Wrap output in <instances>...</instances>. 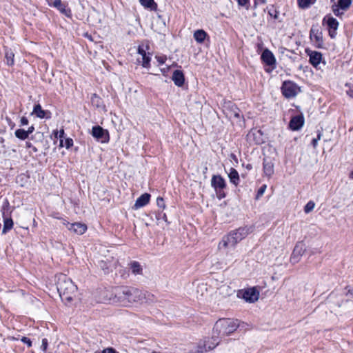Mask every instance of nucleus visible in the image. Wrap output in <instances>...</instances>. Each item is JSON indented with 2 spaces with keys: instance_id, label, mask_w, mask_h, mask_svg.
Returning <instances> with one entry per match:
<instances>
[{
  "instance_id": "nucleus-39",
  "label": "nucleus",
  "mask_w": 353,
  "mask_h": 353,
  "mask_svg": "<svg viewBox=\"0 0 353 353\" xmlns=\"http://www.w3.org/2000/svg\"><path fill=\"white\" fill-rule=\"evenodd\" d=\"M321 136H322L321 132H319V133L317 134V137L312 139V144L314 148H316V146L318 145V141L321 139Z\"/></svg>"
},
{
  "instance_id": "nucleus-52",
  "label": "nucleus",
  "mask_w": 353,
  "mask_h": 353,
  "mask_svg": "<svg viewBox=\"0 0 353 353\" xmlns=\"http://www.w3.org/2000/svg\"><path fill=\"white\" fill-rule=\"evenodd\" d=\"M151 353H160V352H156V351H153V352H152Z\"/></svg>"
},
{
  "instance_id": "nucleus-13",
  "label": "nucleus",
  "mask_w": 353,
  "mask_h": 353,
  "mask_svg": "<svg viewBox=\"0 0 353 353\" xmlns=\"http://www.w3.org/2000/svg\"><path fill=\"white\" fill-rule=\"evenodd\" d=\"M48 4L50 6L56 8L61 13L64 14L67 17H71V10L66 8V6L62 3L61 0H48Z\"/></svg>"
},
{
  "instance_id": "nucleus-25",
  "label": "nucleus",
  "mask_w": 353,
  "mask_h": 353,
  "mask_svg": "<svg viewBox=\"0 0 353 353\" xmlns=\"http://www.w3.org/2000/svg\"><path fill=\"white\" fill-rule=\"evenodd\" d=\"M228 177L230 182L234 185H237L239 183V175L238 172L234 168H231L230 169Z\"/></svg>"
},
{
  "instance_id": "nucleus-46",
  "label": "nucleus",
  "mask_w": 353,
  "mask_h": 353,
  "mask_svg": "<svg viewBox=\"0 0 353 353\" xmlns=\"http://www.w3.org/2000/svg\"><path fill=\"white\" fill-rule=\"evenodd\" d=\"M63 134H64V130H63V129H62V130H60V131H59V132H58V131H57V132H55V136H56L57 137H59V138H62V137H63Z\"/></svg>"
},
{
  "instance_id": "nucleus-19",
  "label": "nucleus",
  "mask_w": 353,
  "mask_h": 353,
  "mask_svg": "<svg viewBox=\"0 0 353 353\" xmlns=\"http://www.w3.org/2000/svg\"><path fill=\"white\" fill-rule=\"evenodd\" d=\"M261 59L268 65H272L275 63V59L273 54L268 49L263 52L261 54Z\"/></svg>"
},
{
  "instance_id": "nucleus-7",
  "label": "nucleus",
  "mask_w": 353,
  "mask_h": 353,
  "mask_svg": "<svg viewBox=\"0 0 353 353\" xmlns=\"http://www.w3.org/2000/svg\"><path fill=\"white\" fill-rule=\"evenodd\" d=\"M281 90L283 94L286 98H292L297 95V94L300 92V88L294 82L286 81L283 82L281 87Z\"/></svg>"
},
{
  "instance_id": "nucleus-11",
  "label": "nucleus",
  "mask_w": 353,
  "mask_h": 353,
  "mask_svg": "<svg viewBox=\"0 0 353 353\" xmlns=\"http://www.w3.org/2000/svg\"><path fill=\"white\" fill-rule=\"evenodd\" d=\"M212 186L215 189L219 194V198H223L225 194L222 193V190L225 188V181L223 177L219 175L213 176L211 180Z\"/></svg>"
},
{
  "instance_id": "nucleus-2",
  "label": "nucleus",
  "mask_w": 353,
  "mask_h": 353,
  "mask_svg": "<svg viewBox=\"0 0 353 353\" xmlns=\"http://www.w3.org/2000/svg\"><path fill=\"white\" fill-rule=\"evenodd\" d=\"M57 288L61 300L66 303L71 302L76 296L77 288L65 274L57 276Z\"/></svg>"
},
{
  "instance_id": "nucleus-18",
  "label": "nucleus",
  "mask_w": 353,
  "mask_h": 353,
  "mask_svg": "<svg viewBox=\"0 0 353 353\" xmlns=\"http://www.w3.org/2000/svg\"><path fill=\"white\" fill-rule=\"evenodd\" d=\"M150 199V194L148 193L143 194L137 200L134 205V209L141 208L147 205Z\"/></svg>"
},
{
  "instance_id": "nucleus-31",
  "label": "nucleus",
  "mask_w": 353,
  "mask_h": 353,
  "mask_svg": "<svg viewBox=\"0 0 353 353\" xmlns=\"http://www.w3.org/2000/svg\"><path fill=\"white\" fill-rule=\"evenodd\" d=\"M131 270L133 274H138L141 272L142 268L138 262H133L131 264Z\"/></svg>"
},
{
  "instance_id": "nucleus-42",
  "label": "nucleus",
  "mask_w": 353,
  "mask_h": 353,
  "mask_svg": "<svg viewBox=\"0 0 353 353\" xmlns=\"http://www.w3.org/2000/svg\"><path fill=\"white\" fill-rule=\"evenodd\" d=\"M21 341L23 343H24L27 344L28 347H31V345H32V341H30V339H28V338H27V337H25V336H24V337H23V338L21 339Z\"/></svg>"
},
{
  "instance_id": "nucleus-37",
  "label": "nucleus",
  "mask_w": 353,
  "mask_h": 353,
  "mask_svg": "<svg viewBox=\"0 0 353 353\" xmlns=\"http://www.w3.org/2000/svg\"><path fill=\"white\" fill-rule=\"evenodd\" d=\"M266 185H263L257 191V194H256V199H259L260 197H261L265 190H266Z\"/></svg>"
},
{
  "instance_id": "nucleus-9",
  "label": "nucleus",
  "mask_w": 353,
  "mask_h": 353,
  "mask_svg": "<svg viewBox=\"0 0 353 353\" xmlns=\"http://www.w3.org/2000/svg\"><path fill=\"white\" fill-rule=\"evenodd\" d=\"M147 46H139L137 49V53L139 57H137V61L141 63L142 66L144 68H149L150 62V55L149 52H146L148 50Z\"/></svg>"
},
{
  "instance_id": "nucleus-29",
  "label": "nucleus",
  "mask_w": 353,
  "mask_h": 353,
  "mask_svg": "<svg viewBox=\"0 0 353 353\" xmlns=\"http://www.w3.org/2000/svg\"><path fill=\"white\" fill-rule=\"evenodd\" d=\"M5 57L6 59V63L8 65H12L14 63V53L10 50H6L5 52Z\"/></svg>"
},
{
  "instance_id": "nucleus-14",
  "label": "nucleus",
  "mask_w": 353,
  "mask_h": 353,
  "mask_svg": "<svg viewBox=\"0 0 353 353\" xmlns=\"http://www.w3.org/2000/svg\"><path fill=\"white\" fill-rule=\"evenodd\" d=\"M67 228L74 234L81 235L84 234L87 230V225L84 223L77 222L74 223H64Z\"/></svg>"
},
{
  "instance_id": "nucleus-51",
  "label": "nucleus",
  "mask_w": 353,
  "mask_h": 353,
  "mask_svg": "<svg viewBox=\"0 0 353 353\" xmlns=\"http://www.w3.org/2000/svg\"><path fill=\"white\" fill-rule=\"evenodd\" d=\"M263 3H265V0H260Z\"/></svg>"
},
{
  "instance_id": "nucleus-1",
  "label": "nucleus",
  "mask_w": 353,
  "mask_h": 353,
  "mask_svg": "<svg viewBox=\"0 0 353 353\" xmlns=\"http://www.w3.org/2000/svg\"><path fill=\"white\" fill-rule=\"evenodd\" d=\"M239 327L238 320L222 319L217 321L212 331V341H205L203 347H200L199 352H206L214 349L219 343V338L226 336L233 333Z\"/></svg>"
},
{
  "instance_id": "nucleus-45",
  "label": "nucleus",
  "mask_w": 353,
  "mask_h": 353,
  "mask_svg": "<svg viewBox=\"0 0 353 353\" xmlns=\"http://www.w3.org/2000/svg\"><path fill=\"white\" fill-rule=\"evenodd\" d=\"M21 125H26L28 124V119L25 117H22L20 120Z\"/></svg>"
},
{
  "instance_id": "nucleus-17",
  "label": "nucleus",
  "mask_w": 353,
  "mask_h": 353,
  "mask_svg": "<svg viewBox=\"0 0 353 353\" xmlns=\"http://www.w3.org/2000/svg\"><path fill=\"white\" fill-rule=\"evenodd\" d=\"M303 117L301 115H297L292 118L290 121L289 126L292 130H298L303 125Z\"/></svg>"
},
{
  "instance_id": "nucleus-3",
  "label": "nucleus",
  "mask_w": 353,
  "mask_h": 353,
  "mask_svg": "<svg viewBox=\"0 0 353 353\" xmlns=\"http://www.w3.org/2000/svg\"><path fill=\"white\" fill-rule=\"evenodd\" d=\"M252 229L250 227H243L231 232L228 235L224 236L219 243V248H234L241 240L245 239L250 232Z\"/></svg>"
},
{
  "instance_id": "nucleus-28",
  "label": "nucleus",
  "mask_w": 353,
  "mask_h": 353,
  "mask_svg": "<svg viewBox=\"0 0 353 353\" xmlns=\"http://www.w3.org/2000/svg\"><path fill=\"white\" fill-rule=\"evenodd\" d=\"M140 3L146 8H150L151 10H155L157 4L154 0H139Z\"/></svg>"
},
{
  "instance_id": "nucleus-16",
  "label": "nucleus",
  "mask_w": 353,
  "mask_h": 353,
  "mask_svg": "<svg viewBox=\"0 0 353 353\" xmlns=\"http://www.w3.org/2000/svg\"><path fill=\"white\" fill-rule=\"evenodd\" d=\"M224 112L227 117L229 119L239 118L240 117V111L238 108L235 105L230 103H229L225 107Z\"/></svg>"
},
{
  "instance_id": "nucleus-21",
  "label": "nucleus",
  "mask_w": 353,
  "mask_h": 353,
  "mask_svg": "<svg viewBox=\"0 0 353 353\" xmlns=\"http://www.w3.org/2000/svg\"><path fill=\"white\" fill-rule=\"evenodd\" d=\"M32 114H35L38 118L43 119L45 117H50L48 114H50V112L43 110L41 105L38 103L34 105Z\"/></svg>"
},
{
  "instance_id": "nucleus-38",
  "label": "nucleus",
  "mask_w": 353,
  "mask_h": 353,
  "mask_svg": "<svg viewBox=\"0 0 353 353\" xmlns=\"http://www.w3.org/2000/svg\"><path fill=\"white\" fill-rule=\"evenodd\" d=\"M155 59L157 60L158 63L160 65L163 64L167 60V57L165 55H157Z\"/></svg>"
},
{
  "instance_id": "nucleus-22",
  "label": "nucleus",
  "mask_w": 353,
  "mask_h": 353,
  "mask_svg": "<svg viewBox=\"0 0 353 353\" xmlns=\"http://www.w3.org/2000/svg\"><path fill=\"white\" fill-rule=\"evenodd\" d=\"M172 80L178 86H181L184 83V75L180 70H175L172 75Z\"/></svg>"
},
{
  "instance_id": "nucleus-6",
  "label": "nucleus",
  "mask_w": 353,
  "mask_h": 353,
  "mask_svg": "<svg viewBox=\"0 0 353 353\" xmlns=\"http://www.w3.org/2000/svg\"><path fill=\"white\" fill-rule=\"evenodd\" d=\"M260 292L256 287L240 290L237 292L236 296L245 301L253 303L259 299Z\"/></svg>"
},
{
  "instance_id": "nucleus-34",
  "label": "nucleus",
  "mask_w": 353,
  "mask_h": 353,
  "mask_svg": "<svg viewBox=\"0 0 353 353\" xmlns=\"http://www.w3.org/2000/svg\"><path fill=\"white\" fill-rule=\"evenodd\" d=\"M315 207V203L312 201H310L304 207V212L307 214L312 212Z\"/></svg>"
},
{
  "instance_id": "nucleus-43",
  "label": "nucleus",
  "mask_w": 353,
  "mask_h": 353,
  "mask_svg": "<svg viewBox=\"0 0 353 353\" xmlns=\"http://www.w3.org/2000/svg\"><path fill=\"white\" fill-rule=\"evenodd\" d=\"M101 353H117V352L112 347H107L104 349Z\"/></svg>"
},
{
  "instance_id": "nucleus-24",
  "label": "nucleus",
  "mask_w": 353,
  "mask_h": 353,
  "mask_svg": "<svg viewBox=\"0 0 353 353\" xmlns=\"http://www.w3.org/2000/svg\"><path fill=\"white\" fill-rule=\"evenodd\" d=\"M322 58V55L320 52H312L310 54V62L312 65L316 67L321 62Z\"/></svg>"
},
{
  "instance_id": "nucleus-36",
  "label": "nucleus",
  "mask_w": 353,
  "mask_h": 353,
  "mask_svg": "<svg viewBox=\"0 0 353 353\" xmlns=\"http://www.w3.org/2000/svg\"><path fill=\"white\" fill-rule=\"evenodd\" d=\"M226 256L227 259L225 261V264L233 263L234 261L235 256L234 253H227Z\"/></svg>"
},
{
  "instance_id": "nucleus-30",
  "label": "nucleus",
  "mask_w": 353,
  "mask_h": 353,
  "mask_svg": "<svg viewBox=\"0 0 353 353\" xmlns=\"http://www.w3.org/2000/svg\"><path fill=\"white\" fill-rule=\"evenodd\" d=\"M14 134L17 138L21 139V140H25L28 138V134L26 132V130L23 129H18L15 131Z\"/></svg>"
},
{
  "instance_id": "nucleus-10",
  "label": "nucleus",
  "mask_w": 353,
  "mask_h": 353,
  "mask_svg": "<svg viewBox=\"0 0 353 353\" xmlns=\"http://www.w3.org/2000/svg\"><path fill=\"white\" fill-rule=\"evenodd\" d=\"M305 250L306 247L303 241L296 243L290 256L291 263L295 264L299 262Z\"/></svg>"
},
{
  "instance_id": "nucleus-12",
  "label": "nucleus",
  "mask_w": 353,
  "mask_h": 353,
  "mask_svg": "<svg viewBox=\"0 0 353 353\" xmlns=\"http://www.w3.org/2000/svg\"><path fill=\"white\" fill-rule=\"evenodd\" d=\"M92 135L101 143H108L110 139L108 132L99 125L92 128Z\"/></svg>"
},
{
  "instance_id": "nucleus-47",
  "label": "nucleus",
  "mask_w": 353,
  "mask_h": 353,
  "mask_svg": "<svg viewBox=\"0 0 353 353\" xmlns=\"http://www.w3.org/2000/svg\"><path fill=\"white\" fill-rule=\"evenodd\" d=\"M34 130V127L33 125H31L28 128V129L26 130L28 134H32Z\"/></svg>"
},
{
  "instance_id": "nucleus-35",
  "label": "nucleus",
  "mask_w": 353,
  "mask_h": 353,
  "mask_svg": "<svg viewBox=\"0 0 353 353\" xmlns=\"http://www.w3.org/2000/svg\"><path fill=\"white\" fill-rule=\"evenodd\" d=\"M73 145V141L72 139H67L65 141V143H63V140H61L60 145L61 147L65 146L66 148H70Z\"/></svg>"
},
{
  "instance_id": "nucleus-33",
  "label": "nucleus",
  "mask_w": 353,
  "mask_h": 353,
  "mask_svg": "<svg viewBox=\"0 0 353 353\" xmlns=\"http://www.w3.org/2000/svg\"><path fill=\"white\" fill-rule=\"evenodd\" d=\"M298 3L301 8H307L314 3V0H298Z\"/></svg>"
},
{
  "instance_id": "nucleus-27",
  "label": "nucleus",
  "mask_w": 353,
  "mask_h": 353,
  "mask_svg": "<svg viewBox=\"0 0 353 353\" xmlns=\"http://www.w3.org/2000/svg\"><path fill=\"white\" fill-rule=\"evenodd\" d=\"M13 227V221L11 218H6L3 221V228L2 232L6 234L8 230H11Z\"/></svg>"
},
{
  "instance_id": "nucleus-23",
  "label": "nucleus",
  "mask_w": 353,
  "mask_h": 353,
  "mask_svg": "<svg viewBox=\"0 0 353 353\" xmlns=\"http://www.w3.org/2000/svg\"><path fill=\"white\" fill-rule=\"evenodd\" d=\"M193 37L198 43H202L208 37V34L203 30H197L194 31Z\"/></svg>"
},
{
  "instance_id": "nucleus-32",
  "label": "nucleus",
  "mask_w": 353,
  "mask_h": 353,
  "mask_svg": "<svg viewBox=\"0 0 353 353\" xmlns=\"http://www.w3.org/2000/svg\"><path fill=\"white\" fill-rule=\"evenodd\" d=\"M97 15H98V12L94 10L90 14V15L88 16V19L90 21V22H92L93 24H97V23H99L100 21H101V19L99 18H97L96 19H94V18H95V17H97Z\"/></svg>"
},
{
  "instance_id": "nucleus-4",
  "label": "nucleus",
  "mask_w": 353,
  "mask_h": 353,
  "mask_svg": "<svg viewBox=\"0 0 353 353\" xmlns=\"http://www.w3.org/2000/svg\"><path fill=\"white\" fill-rule=\"evenodd\" d=\"M127 287H117L112 290L109 301L113 304L128 305Z\"/></svg>"
},
{
  "instance_id": "nucleus-15",
  "label": "nucleus",
  "mask_w": 353,
  "mask_h": 353,
  "mask_svg": "<svg viewBox=\"0 0 353 353\" xmlns=\"http://www.w3.org/2000/svg\"><path fill=\"white\" fill-rule=\"evenodd\" d=\"M310 39L315 42L317 47L320 48L323 45L322 33L317 28L312 27L310 32Z\"/></svg>"
},
{
  "instance_id": "nucleus-48",
  "label": "nucleus",
  "mask_w": 353,
  "mask_h": 353,
  "mask_svg": "<svg viewBox=\"0 0 353 353\" xmlns=\"http://www.w3.org/2000/svg\"><path fill=\"white\" fill-rule=\"evenodd\" d=\"M329 34L332 38H334L336 34V31H334L333 29H329Z\"/></svg>"
},
{
  "instance_id": "nucleus-53",
  "label": "nucleus",
  "mask_w": 353,
  "mask_h": 353,
  "mask_svg": "<svg viewBox=\"0 0 353 353\" xmlns=\"http://www.w3.org/2000/svg\"><path fill=\"white\" fill-rule=\"evenodd\" d=\"M94 353H100V352H95Z\"/></svg>"
},
{
  "instance_id": "nucleus-8",
  "label": "nucleus",
  "mask_w": 353,
  "mask_h": 353,
  "mask_svg": "<svg viewBox=\"0 0 353 353\" xmlns=\"http://www.w3.org/2000/svg\"><path fill=\"white\" fill-rule=\"evenodd\" d=\"M352 4V0H339L332 6V10L336 17H341Z\"/></svg>"
},
{
  "instance_id": "nucleus-40",
  "label": "nucleus",
  "mask_w": 353,
  "mask_h": 353,
  "mask_svg": "<svg viewBox=\"0 0 353 353\" xmlns=\"http://www.w3.org/2000/svg\"><path fill=\"white\" fill-rule=\"evenodd\" d=\"M238 3L241 6L246 7L247 8L249 6L250 0H237Z\"/></svg>"
},
{
  "instance_id": "nucleus-50",
  "label": "nucleus",
  "mask_w": 353,
  "mask_h": 353,
  "mask_svg": "<svg viewBox=\"0 0 353 353\" xmlns=\"http://www.w3.org/2000/svg\"><path fill=\"white\" fill-rule=\"evenodd\" d=\"M350 177L353 179V171L350 173Z\"/></svg>"
},
{
  "instance_id": "nucleus-5",
  "label": "nucleus",
  "mask_w": 353,
  "mask_h": 353,
  "mask_svg": "<svg viewBox=\"0 0 353 353\" xmlns=\"http://www.w3.org/2000/svg\"><path fill=\"white\" fill-rule=\"evenodd\" d=\"M127 299L128 305L132 303H143L146 302L148 296H150L147 292H142L136 288H130L127 287Z\"/></svg>"
},
{
  "instance_id": "nucleus-49",
  "label": "nucleus",
  "mask_w": 353,
  "mask_h": 353,
  "mask_svg": "<svg viewBox=\"0 0 353 353\" xmlns=\"http://www.w3.org/2000/svg\"><path fill=\"white\" fill-rule=\"evenodd\" d=\"M230 158H231V159H234V160H235V161H236V155H235V154H230Z\"/></svg>"
},
{
  "instance_id": "nucleus-44",
  "label": "nucleus",
  "mask_w": 353,
  "mask_h": 353,
  "mask_svg": "<svg viewBox=\"0 0 353 353\" xmlns=\"http://www.w3.org/2000/svg\"><path fill=\"white\" fill-rule=\"evenodd\" d=\"M47 347H48V340L46 339H43L42 340V344H41V347L43 351H46L47 349Z\"/></svg>"
},
{
  "instance_id": "nucleus-41",
  "label": "nucleus",
  "mask_w": 353,
  "mask_h": 353,
  "mask_svg": "<svg viewBox=\"0 0 353 353\" xmlns=\"http://www.w3.org/2000/svg\"><path fill=\"white\" fill-rule=\"evenodd\" d=\"M157 203L159 207L165 208V203L163 198L159 197L157 198Z\"/></svg>"
},
{
  "instance_id": "nucleus-54",
  "label": "nucleus",
  "mask_w": 353,
  "mask_h": 353,
  "mask_svg": "<svg viewBox=\"0 0 353 353\" xmlns=\"http://www.w3.org/2000/svg\"><path fill=\"white\" fill-rule=\"evenodd\" d=\"M332 1H334V0H331Z\"/></svg>"
},
{
  "instance_id": "nucleus-26",
  "label": "nucleus",
  "mask_w": 353,
  "mask_h": 353,
  "mask_svg": "<svg viewBox=\"0 0 353 353\" xmlns=\"http://www.w3.org/2000/svg\"><path fill=\"white\" fill-rule=\"evenodd\" d=\"M263 172L267 176L270 177L274 174L273 163L265 160L263 161Z\"/></svg>"
},
{
  "instance_id": "nucleus-20",
  "label": "nucleus",
  "mask_w": 353,
  "mask_h": 353,
  "mask_svg": "<svg viewBox=\"0 0 353 353\" xmlns=\"http://www.w3.org/2000/svg\"><path fill=\"white\" fill-rule=\"evenodd\" d=\"M323 22L326 23L329 29H333L334 31H336L339 27L338 21L330 15H326L324 17Z\"/></svg>"
}]
</instances>
